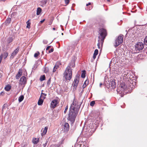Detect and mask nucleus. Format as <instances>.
<instances>
[{
  "instance_id": "obj_41",
  "label": "nucleus",
  "mask_w": 147,
  "mask_h": 147,
  "mask_svg": "<svg viewBox=\"0 0 147 147\" xmlns=\"http://www.w3.org/2000/svg\"><path fill=\"white\" fill-rule=\"evenodd\" d=\"M68 109V106H67L65 108V110L64 111V113H66V112Z\"/></svg>"
},
{
  "instance_id": "obj_2",
  "label": "nucleus",
  "mask_w": 147,
  "mask_h": 147,
  "mask_svg": "<svg viewBox=\"0 0 147 147\" xmlns=\"http://www.w3.org/2000/svg\"><path fill=\"white\" fill-rule=\"evenodd\" d=\"M99 33L100 35L98 36L99 39L97 45L98 48L100 49V45H102L104 40L107 35V32L105 29L102 28L100 30Z\"/></svg>"
},
{
  "instance_id": "obj_24",
  "label": "nucleus",
  "mask_w": 147,
  "mask_h": 147,
  "mask_svg": "<svg viewBox=\"0 0 147 147\" xmlns=\"http://www.w3.org/2000/svg\"><path fill=\"white\" fill-rule=\"evenodd\" d=\"M45 79V75H44L42 76H41L40 78V80L41 81H42L43 80H44Z\"/></svg>"
},
{
  "instance_id": "obj_55",
  "label": "nucleus",
  "mask_w": 147,
  "mask_h": 147,
  "mask_svg": "<svg viewBox=\"0 0 147 147\" xmlns=\"http://www.w3.org/2000/svg\"><path fill=\"white\" fill-rule=\"evenodd\" d=\"M2 93H3V92H1V94H2Z\"/></svg>"
},
{
  "instance_id": "obj_17",
  "label": "nucleus",
  "mask_w": 147,
  "mask_h": 147,
  "mask_svg": "<svg viewBox=\"0 0 147 147\" xmlns=\"http://www.w3.org/2000/svg\"><path fill=\"white\" fill-rule=\"evenodd\" d=\"M44 100L40 98L38 102V104L39 105H41L42 104Z\"/></svg>"
},
{
  "instance_id": "obj_15",
  "label": "nucleus",
  "mask_w": 147,
  "mask_h": 147,
  "mask_svg": "<svg viewBox=\"0 0 147 147\" xmlns=\"http://www.w3.org/2000/svg\"><path fill=\"white\" fill-rule=\"evenodd\" d=\"M19 50V47H18L16 50L14 51V52L11 54V57H13L14 56L16 55L18 52Z\"/></svg>"
},
{
  "instance_id": "obj_39",
  "label": "nucleus",
  "mask_w": 147,
  "mask_h": 147,
  "mask_svg": "<svg viewBox=\"0 0 147 147\" xmlns=\"http://www.w3.org/2000/svg\"><path fill=\"white\" fill-rule=\"evenodd\" d=\"M51 83V78H50L48 80L47 82V84L49 85Z\"/></svg>"
},
{
  "instance_id": "obj_6",
  "label": "nucleus",
  "mask_w": 147,
  "mask_h": 147,
  "mask_svg": "<svg viewBox=\"0 0 147 147\" xmlns=\"http://www.w3.org/2000/svg\"><path fill=\"white\" fill-rule=\"evenodd\" d=\"M123 38L122 36H119L115 40V47H116L123 42Z\"/></svg>"
},
{
  "instance_id": "obj_32",
  "label": "nucleus",
  "mask_w": 147,
  "mask_h": 147,
  "mask_svg": "<svg viewBox=\"0 0 147 147\" xmlns=\"http://www.w3.org/2000/svg\"><path fill=\"white\" fill-rule=\"evenodd\" d=\"M37 68V65H36V63H35L34 65V66L32 67V71H33L34 70H36Z\"/></svg>"
},
{
  "instance_id": "obj_40",
  "label": "nucleus",
  "mask_w": 147,
  "mask_h": 147,
  "mask_svg": "<svg viewBox=\"0 0 147 147\" xmlns=\"http://www.w3.org/2000/svg\"><path fill=\"white\" fill-rule=\"evenodd\" d=\"M38 63V65H40V64H42L41 61L40 59L38 60L37 61V64Z\"/></svg>"
},
{
  "instance_id": "obj_52",
  "label": "nucleus",
  "mask_w": 147,
  "mask_h": 147,
  "mask_svg": "<svg viewBox=\"0 0 147 147\" xmlns=\"http://www.w3.org/2000/svg\"><path fill=\"white\" fill-rule=\"evenodd\" d=\"M40 54L37 51V56H38V55H39Z\"/></svg>"
},
{
  "instance_id": "obj_30",
  "label": "nucleus",
  "mask_w": 147,
  "mask_h": 147,
  "mask_svg": "<svg viewBox=\"0 0 147 147\" xmlns=\"http://www.w3.org/2000/svg\"><path fill=\"white\" fill-rule=\"evenodd\" d=\"M8 53L7 52L4 53L3 54V57L4 59L6 58L8 55Z\"/></svg>"
},
{
  "instance_id": "obj_35",
  "label": "nucleus",
  "mask_w": 147,
  "mask_h": 147,
  "mask_svg": "<svg viewBox=\"0 0 147 147\" xmlns=\"http://www.w3.org/2000/svg\"><path fill=\"white\" fill-rule=\"evenodd\" d=\"M131 81H129V82L131 83V85H130V87H131V86H134V85H136V82H134V83L132 82V83H131ZM131 88H133V87H132Z\"/></svg>"
},
{
  "instance_id": "obj_12",
  "label": "nucleus",
  "mask_w": 147,
  "mask_h": 147,
  "mask_svg": "<svg viewBox=\"0 0 147 147\" xmlns=\"http://www.w3.org/2000/svg\"><path fill=\"white\" fill-rule=\"evenodd\" d=\"M79 76L77 75L76 78L75 79L74 82L73 83L72 85L73 86H76V87L78 85L79 82Z\"/></svg>"
},
{
  "instance_id": "obj_8",
  "label": "nucleus",
  "mask_w": 147,
  "mask_h": 147,
  "mask_svg": "<svg viewBox=\"0 0 147 147\" xmlns=\"http://www.w3.org/2000/svg\"><path fill=\"white\" fill-rule=\"evenodd\" d=\"M75 61L74 60H72L69 63L66 69L69 70H72L71 68H74L75 67Z\"/></svg>"
},
{
  "instance_id": "obj_25",
  "label": "nucleus",
  "mask_w": 147,
  "mask_h": 147,
  "mask_svg": "<svg viewBox=\"0 0 147 147\" xmlns=\"http://www.w3.org/2000/svg\"><path fill=\"white\" fill-rule=\"evenodd\" d=\"M11 87L9 85H7L5 88V89L6 91H9L11 89Z\"/></svg>"
},
{
  "instance_id": "obj_13",
  "label": "nucleus",
  "mask_w": 147,
  "mask_h": 147,
  "mask_svg": "<svg viewBox=\"0 0 147 147\" xmlns=\"http://www.w3.org/2000/svg\"><path fill=\"white\" fill-rule=\"evenodd\" d=\"M57 103V100H52L51 103V107L54 109L56 106Z\"/></svg>"
},
{
  "instance_id": "obj_42",
  "label": "nucleus",
  "mask_w": 147,
  "mask_h": 147,
  "mask_svg": "<svg viewBox=\"0 0 147 147\" xmlns=\"http://www.w3.org/2000/svg\"><path fill=\"white\" fill-rule=\"evenodd\" d=\"M65 3L67 4H68L69 2V0H65Z\"/></svg>"
},
{
  "instance_id": "obj_46",
  "label": "nucleus",
  "mask_w": 147,
  "mask_h": 147,
  "mask_svg": "<svg viewBox=\"0 0 147 147\" xmlns=\"http://www.w3.org/2000/svg\"><path fill=\"white\" fill-rule=\"evenodd\" d=\"M53 49H51V51H49V52L50 53H51V52H53Z\"/></svg>"
},
{
  "instance_id": "obj_48",
  "label": "nucleus",
  "mask_w": 147,
  "mask_h": 147,
  "mask_svg": "<svg viewBox=\"0 0 147 147\" xmlns=\"http://www.w3.org/2000/svg\"><path fill=\"white\" fill-rule=\"evenodd\" d=\"M91 4V3L90 2H89L88 4H87L86 5V6H88L89 5H90Z\"/></svg>"
},
{
  "instance_id": "obj_19",
  "label": "nucleus",
  "mask_w": 147,
  "mask_h": 147,
  "mask_svg": "<svg viewBox=\"0 0 147 147\" xmlns=\"http://www.w3.org/2000/svg\"><path fill=\"white\" fill-rule=\"evenodd\" d=\"M59 64H56L54 67L53 69V72H55L56 69L58 68L59 67Z\"/></svg>"
},
{
  "instance_id": "obj_5",
  "label": "nucleus",
  "mask_w": 147,
  "mask_h": 147,
  "mask_svg": "<svg viewBox=\"0 0 147 147\" xmlns=\"http://www.w3.org/2000/svg\"><path fill=\"white\" fill-rule=\"evenodd\" d=\"M109 83L106 84V82H105V84L107 88H110L112 89L115 88L116 86V84L114 80H111L110 82L108 81Z\"/></svg>"
},
{
  "instance_id": "obj_51",
  "label": "nucleus",
  "mask_w": 147,
  "mask_h": 147,
  "mask_svg": "<svg viewBox=\"0 0 147 147\" xmlns=\"http://www.w3.org/2000/svg\"><path fill=\"white\" fill-rule=\"evenodd\" d=\"M102 85V83H100V86L101 87V86Z\"/></svg>"
},
{
  "instance_id": "obj_29",
  "label": "nucleus",
  "mask_w": 147,
  "mask_h": 147,
  "mask_svg": "<svg viewBox=\"0 0 147 147\" xmlns=\"http://www.w3.org/2000/svg\"><path fill=\"white\" fill-rule=\"evenodd\" d=\"M26 24H27L26 27L28 28H30V22H29V20H28Z\"/></svg>"
},
{
  "instance_id": "obj_45",
  "label": "nucleus",
  "mask_w": 147,
  "mask_h": 147,
  "mask_svg": "<svg viewBox=\"0 0 147 147\" xmlns=\"http://www.w3.org/2000/svg\"><path fill=\"white\" fill-rule=\"evenodd\" d=\"M51 46H48L46 48V50H48L50 48Z\"/></svg>"
},
{
  "instance_id": "obj_20",
  "label": "nucleus",
  "mask_w": 147,
  "mask_h": 147,
  "mask_svg": "<svg viewBox=\"0 0 147 147\" xmlns=\"http://www.w3.org/2000/svg\"><path fill=\"white\" fill-rule=\"evenodd\" d=\"M11 21V19L10 18H7L5 21V23L6 25H8L10 23Z\"/></svg>"
},
{
  "instance_id": "obj_14",
  "label": "nucleus",
  "mask_w": 147,
  "mask_h": 147,
  "mask_svg": "<svg viewBox=\"0 0 147 147\" xmlns=\"http://www.w3.org/2000/svg\"><path fill=\"white\" fill-rule=\"evenodd\" d=\"M22 70L21 69H20L19 71L16 76V79H18L20 78L21 76L22 75Z\"/></svg>"
},
{
  "instance_id": "obj_36",
  "label": "nucleus",
  "mask_w": 147,
  "mask_h": 147,
  "mask_svg": "<svg viewBox=\"0 0 147 147\" xmlns=\"http://www.w3.org/2000/svg\"><path fill=\"white\" fill-rule=\"evenodd\" d=\"M89 128L91 129V130L90 131H94L95 130V129L92 128V126H91L90 125L89 126Z\"/></svg>"
},
{
  "instance_id": "obj_22",
  "label": "nucleus",
  "mask_w": 147,
  "mask_h": 147,
  "mask_svg": "<svg viewBox=\"0 0 147 147\" xmlns=\"http://www.w3.org/2000/svg\"><path fill=\"white\" fill-rule=\"evenodd\" d=\"M32 142L35 145L34 146V147H36V144H37V140L36 138H33L32 140Z\"/></svg>"
},
{
  "instance_id": "obj_31",
  "label": "nucleus",
  "mask_w": 147,
  "mask_h": 147,
  "mask_svg": "<svg viewBox=\"0 0 147 147\" xmlns=\"http://www.w3.org/2000/svg\"><path fill=\"white\" fill-rule=\"evenodd\" d=\"M95 104V101L94 100L92 101L90 103V106L93 107Z\"/></svg>"
},
{
  "instance_id": "obj_4",
  "label": "nucleus",
  "mask_w": 147,
  "mask_h": 147,
  "mask_svg": "<svg viewBox=\"0 0 147 147\" xmlns=\"http://www.w3.org/2000/svg\"><path fill=\"white\" fill-rule=\"evenodd\" d=\"M64 77L66 80H70L72 77V71L65 69L64 73Z\"/></svg>"
},
{
  "instance_id": "obj_23",
  "label": "nucleus",
  "mask_w": 147,
  "mask_h": 147,
  "mask_svg": "<svg viewBox=\"0 0 147 147\" xmlns=\"http://www.w3.org/2000/svg\"><path fill=\"white\" fill-rule=\"evenodd\" d=\"M24 98V96L23 95H22L20 96L18 98V101L19 102H22Z\"/></svg>"
},
{
  "instance_id": "obj_11",
  "label": "nucleus",
  "mask_w": 147,
  "mask_h": 147,
  "mask_svg": "<svg viewBox=\"0 0 147 147\" xmlns=\"http://www.w3.org/2000/svg\"><path fill=\"white\" fill-rule=\"evenodd\" d=\"M26 79L25 77L22 76L20 79V84L24 86L25 84L26 83Z\"/></svg>"
},
{
  "instance_id": "obj_34",
  "label": "nucleus",
  "mask_w": 147,
  "mask_h": 147,
  "mask_svg": "<svg viewBox=\"0 0 147 147\" xmlns=\"http://www.w3.org/2000/svg\"><path fill=\"white\" fill-rule=\"evenodd\" d=\"M144 44L145 45H147V36H146L144 39Z\"/></svg>"
},
{
  "instance_id": "obj_54",
  "label": "nucleus",
  "mask_w": 147,
  "mask_h": 147,
  "mask_svg": "<svg viewBox=\"0 0 147 147\" xmlns=\"http://www.w3.org/2000/svg\"><path fill=\"white\" fill-rule=\"evenodd\" d=\"M55 29H55V28H53V30H55Z\"/></svg>"
},
{
  "instance_id": "obj_28",
  "label": "nucleus",
  "mask_w": 147,
  "mask_h": 147,
  "mask_svg": "<svg viewBox=\"0 0 147 147\" xmlns=\"http://www.w3.org/2000/svg\"><path fill=\"white\" fill-rule=\"evenodd\" d=\"M61 145L60 144L51 145L50 147H60Z\"/></svg>"
},
{
  "instance_id": "obj_33",
  "label": "nucleus",
  "mask_w": 147,
  "mask_h": 147,
  "mask_svg": "<svg viewBox=\"0 0 147 147\" xmlns=\"http://www.w3.org/2000/svg\"><path fill=\"white\" fill-rule=\"evenodd\" d=\"M98 53V50L97 49H95L94 53V55L96 56Z\"/></svg>"
},
{
  "instance_id": "obj_16",
  "label": "nucleus",
  "mask_w": 147,
  "mask_h": 147,
  "mask_svg": "<svg viewBox=\"0 0 147 147\" xmlns=\"http://www.w3.org/2000/svg\"><path fill=\"white\" fill-rule=\"evenodd\" d=\"M48 128L45 127L44 129H42L41 130V131L42 132L41 133V135L42 136H43L46 134L47 132Z\"/></svg>"
},
{
  "instance_id": "obj_57",
  "label": "nucleus",
  "mask_w": 147,
  "mask_h": 147,
  "mask_svg": "<svg viewBox=\"0 0 147 147\" xmlns=\"http://www.w3.org/2000/svg\"><path fill=\"white\" fill-rule=\"evenodd\" d=\"M3 109H4V108H3V109H2V111H3Z\"/></svg>"
},
{
  "instance_id": "obj_10",
  "label": "nucleus",
  "mask_w": 147,
  "mask_h": 147,
  "mask_svg": "<svg viewBox=\"0 0 147 147\" xmlns=\"http://www.w3.org/2000/svg\"><path fill=\"white\" fill-rule=\"evenodd\" d=\"M129 71L128 70H126L124 71L122 74V76L123 77V79H128L129 76Z\"/></svg>"
},
{
  "instance_id": "obj_7",
  "label": "nucleus",
  "mask_w": 147,
  "mask_h": 147,
  "mask_svg": "<svg viewBox=\"0 0 147 147\" xmlns=\"http://www.w3.org/2000/svg\"><path fill=\"white\" fill-rule=\"evenodd\" d=\"M144 44L142 42H138L135 46V49L139 51L142 50L144 48Z\"/></svg>"
},
{
  "instance_id": "obj_21",
  "label": "nucleus",
  "mask_w": 147,
  "mask_h": 147,
  "mask_svg": "<svg viewBox=\"0 0 147 147\" xmlns=\"http://www.w3.org/2000/svg\"><path fill=\"white\" fill-rule=\"evenodd\" d=\"M13 39L12 37H9L7 40V42L8 44L10 43L13 41Z\"/></svg>"
},
{
  "instance_id": "obj_18",
  "label": "nucleus",
  "mask_w": 147,
  "mask_h": 147,
  "mask_svg": "<svg viewBox=\"0 0 147 147\" xmlns=\"http://www.w3.org/2000/svg\"><path fill=\"white\" fill-rule=\"evenodd\" d=\"M46 95V94L42 93L40 98L44 100L45 98Z\"/></svg>"
},
{
  "instance_id": "obj_26",
  "label": "nucleus",
  "mask_w": 147,
  "mask_h": 147,
  "mask_svg": "<svg viewBox=\"0 0 147 147\" xmlns=\"http://www.w3.org/2000/svg\"><path fill=\"white\" fill-rule=\"evenodd\" d=\"M42 11V9L40 7L37 8V15H39Z\"/></svg>"
},
{
  "instance_id": "obj_50",
  "label": "nucleus",
  "mask_w": 147,
  "mask_h": 147,
  "mask_svg": "<svg viewBox=\"0 0 147 147\" xmlns=\"http://www.w3.org/2000/svg\"><path fill=\"white\" fill-rule=\"evenodd\" d=\"M86 86V85L83 84V88H85Z\"/></svg>"
},
{
  "instance_id": "obj_47",
  "label": "nucleus",
  "mask_w": 147,
  "mask_h": 147,
  "mask_svg": "<svg viewBox=\"0 0 147 147\" xmlns=\"http://www.w3.org/2000/svg\"><path fill=\"white\" fill-rule=\"evenodd\" d=\"M96 56L93 55V57L94 59L96 57Z\"/></svg>"
},
{
  "instance_id": "obj_56",
  "label": "nucleus",
  "mask_w": 147,
  "mask_h": 147,
  "mask_svg": "<svg viewBox=\"0 0 147 147\" xmlns=\"http://www.w3.org/2000/svg\"><path fill=\"white\" fill-rule=\"evenodd\" d=\"M110 0H107V1H109Z\"/></svg>"
},
{
  "instance_id": "obj_27",
  "label": "nucleus",
  "mask_w": 147,
  "mask_h": 147,
  "mask_svg": "<svg viewBox=\"0 0 147 147\" xmlns=\"http://www.w3.org/2000/svg\"><path fill=\"white\" fill-rule=\"evenodd\" d=\"M81 77L84 78L86 76V73L85 71H84L83 73H82L81 74Z\"/></svg>"
},
{
  "instance_id": "obj_60",
  "label": "nucleus",
  "mask_w": 147,
  "mask_h": 147,
  "mask_svg": "<svg viewBox=\"0 0 147 147\" xmlns=\"http://www.w3.org/2000/svg\"><path fill=\"white\" fill-rule=\"evenodd\" d=\"M3 0H0V1H2Z\"/></svg>"
},
{
  "instance_id": "obj_38",
  "label": "nucleus",
  "mask_w": 147,
  "mask_h": 147,
  "mask_svg": "<svg viewBox=\"0 0 147 147\" xmlns=\"http://www.w3.org/2000/svg\"><path fill=\"white\" fill-rule=\"evenodd\" d=\"M47 142H46L45 144H43L40 147H45L47 145Z\"/></svg>"
},
{
  "instance_id": "obj_44",
  "label": "nucleus",
  "mask_w": 147,
  "mask_h": 147,
  "mask_svg": "<svg viewBox=\"0 0 147 147\" xmlns=\"http://www.w3.org/2000/svg\"><path fill=\"white\" fill-rule=\"evenodd\" d=\"M45 20V19H43V20L40 21V22L39 23V25H40V24L42 23Z\"/></svg>"
},
{
  "instance_id": "obj_58",
  "label": "nucleus",
  "mask_w": 147,
  "mask_h": 147,
  "mask_svg": "<svg viewBox=\"0 0 147 147\" xmlns=\"http://www.w3.org/2000/svg\"><path fill=\"white\" fill-rule=\"evenodd\" d=\"M63 33H61V34H62V35H63Z\"/></svg>"
},
{
  "instance_id": "obj_1",
  "label": "nucleus",
  "mask_w": 147,
  "mask_h": 147,
  "mask_svg": "<svg viewBox=\"0 0 147 147\" xmlns=\"http://www.w3.org/2000/svg\"><path fill=\"white\" fill-rule=\"evenodd\" d=\"M80 106V105L78 101L74 99L69 108L68 114V120L70 121L72 123H73L75 120Z\"/></svg>"
},
{
  "instance_id": "obj_37",
  "label": "nucleus",
  "mask_w": 147,
  "mask_h": 147,
  "mask_svg": "<svg viewBox=\"0 0 147 147\" xmlns=\"http://www.w3.org/2000/svg\"><path fill=\"white\" fill-rule=\"evenodd\" d=\"M89 83V81L88 80H86L84 83V84L87 86Z\"/></svg>"
},
{
  "instance_id": "obj_43",
  "label": "nucleus",
  "mask_w": 147,
  "mask_h": 147,
  "mask_svg": "<svg viewBox=\"0 0 147 147\" xmlns=\"http://www.w3.org/2000/svg\"><path fill=\"white\" fill-rule=\"evenodd\" d=\"M43 42L45 44H47L48 42V41L46 40H43Z\"/></svg>"
},
{
  "instance_id": "obj_49",
  "label": "nucleus",
  "mask_w": 147,
  "mask_h": 147,
  "mask_svg": "<svg viewBox=\"0 0 147 147\" xmlns=\"http://www.w3.org/2000/svg\"><path fill=\"white\" fill-rule=\"evenodd\" d=\"M34 57H37V53H35L34 55Z\"/></svg>"
},
{
  "instance_id": "obj_53",
  "label": "nucleus",
  "mask_w": 147,
  "mask_h": 147,
  "mask_svg": "<svg viewBox=\"0 0 147 147\" xmlns=\"http://www.w3.org/2000/svg\"><path fill=\"white\" fill-rule=\"evenodd\" d=\"M39 140V138H37V143H38V141Z\"/></svg>"
},
{
  "instance_id": "obj_9",
  "label": "nucleus",
  "mask_w": 147,
  "mask_h": 147,
  "mask_svg": "<svg viewBox=\"0 0 147 147\" xmlns=\"http://www.w3.org/2000/svg\"><path fill=\"white\" fill-rule=\"evenodd\" d=\"M63 130L64 131L67 132L69 129V126L68 123L65 122L63 123L62 125Z\"/></svg>"
},
{
  "instance_id": "obj_59",
  "label": "nucleus",
  "mask_w": 147,
  "mask_h": 147,
  "mask_svg": "<svg viewBox=\"0 0 147 147\" xmlns=\"http://www.w3.org/2000/svg\"><path fill=\"white\" fill-rule=\"evenodd\" d=\"M135 53V52H134V53Z\"/></svg>"
},
{
  "instance_id": "obj_3",
  "label": "nucleus",
  "mask_w": 147,
  "mask_h": 147,
  "mask_svg": "<svg viewBox=\"0 0 147 147\" xmlns=\"http://www.w3.org/2000/svg\"><path fill=\"white\" fill-rule=\"evenodd\" d=\"M129 86H127L124 83H121L117 88V91L119 93H126L127 92V89H130Z\"/></svg>"
}]
</instances>
